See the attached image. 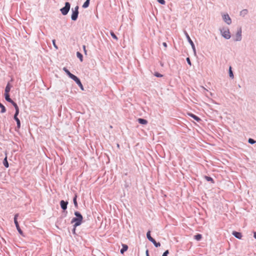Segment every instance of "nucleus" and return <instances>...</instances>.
Instances as JSON below:
<instances>
[{
	"mask_svg": "<svg viewBox=\"0 0 256 256\" xmlns=\"http://www.w3.org/2000/svg\"><path fill=\"white\" fill-rule=\"evenodd\" d=\"M74 214L75 217L72 218L71 223H74L73 226L77 227L82 224L83 220V216L80 212L78 211L74 212Z\"/></svg>",
	"mask_w": 256,
	"mask_h": 256,
	"instance_id": "obj_1",
	"label": "nucleus"
},
{
	"mask_svg": "<svg viewBox=\"0 0 256 256\" xmlns=\"http://www.w3.org/2000/svg\"><path fill=\"white\" fill-rule=\"evenodd\" d=\"M78 8V6H76L74 8H72V14L71 16V19L73 21H76L78 19L79 14Z\"/></svg>",
	"mask_w": 256,
	"mask_h": 256,
	"instance_id": "obj_2",
	"label": "nucleus"
},
{
	"mask_svg": "<svg viewBox=\"0 0 256 256\" xmlns=\"http://www.w3.org/2000/svg\"><path fill=\"white\" fill-rule=\"evenodd\" d=\"M70 4L69 2H66L64 6L60 9V11L62 15H66L70 11Z\"/></svg>",
	"mask_w": 256,
	"mask_h": 256,
	"instance_id": "obj_3",
	"label": "nucleus"
},
{
	"mask_svg": "<svg viewBox=\"0 0 256 256\" xmlns=\"http://www.w3.org/2000/svg\"><path fill=\"white\" fill-rule=\"evenodd\" d=\"M146 238L150 242H152L156 248L160 246V244L159 242H156V240L151 236L150 231L148 230L146 233Z\"/></svg>",
	"mask_w": 256,
	"mask_h": 256,
	"instance_id": "obj_4",
	"label": "nucleus"
},
{
	"mask_svg": "<svg viewBox=\"0 0 256 256\" xmlns=\"http://www.w3.org/2000/svg\"><path fill=\"white\" fill-rule=\"evenodd\" d=\"M222 36L226 39L228 40L230 38L231 36L230 34V30L228 28L220 30Z\"/></svg>",
	"mask_w": 256,
	"mask_h": 256,
	"instance_id": "obj_5",
	"label": "nucleus"
},
{
	"mask_svg": "<svg viewBox=\"0 0 256 256\" xmlns=\"http://www.w3.org/2000/svg\"><path fill=\"white\" fill-rule=\"evenodd\" d=\"M184 34L188 42L190 44L194 52V54H196V47H195L194 43L191 40L189 34H188V33L187 32L186 30H184Z\"/></svg>",
	"mask_w": 256,
	"mask_h": 256,
	"instance_id": "obj_6",
	"label": "nucleus"
},
{
	"mask_svg": "<svg viewBox=\"0 0 256 256\" xmlns=\"http://www.w3.org/2000/svg\"><path fill=\"white\" fill-rule=\"evenodd\" d=\"M18 214H16L15 215H14V223L16 225V230H18V233L24 236V233H23V232L22 230H21V228H20V226H19V224L18 223Z\"/></svg>",
	"mask_w": 256,
	"mask_h": 256,
	"instance_id": "obj_7",
	"label": "nucleus"
},
{
	"mask_svg": "<svg viewBox=\"0 0 256 256\" xmlns=\"http://www.w3.org/2000/svg\"><path fill=\"white\" fill-rule=\"evenodd\" d=\"M68 201H64V200H62L60 201V206L61 208L63 210L64 212H66V214L64 216H66V214L68 212L66 210L68 208Z\"/></svg>",
	"mask_w": 256,
	"mask_h": 256,
	"instance_id": "obj_8",
	"label": "nucleus"
},
{
	"mask_svg": "<svg viewBox=\"0 0 256 256\" xmlns=\"http://www.w3.org/2000/svg\"><path fill=\"white\" fill-rule=\"evenodd\" d=\"M242 39V28H238L236 34V38L234 40L236 42L240 41Z\"/></svg>",
	"mask_w": 256,
	"mask_h": 256,
	"instance_id": "obj_9",
	"label": "nucleus"
},
{
	"mask_svg": "<svg viewBox=\"0 0 256 256\" xmlns=\"http://www.w3.org/2000/svg\"><path fill=\"white\" fill-rule=\"evenodd\" d=\"M223 20L228 24H230L232 23L231 18H230L229 15L226 14H224L222 16Z\"/></svg>",
	"mask_w": 256,
	"mask_h": 256,
	"instance_id": "obj_10",
	"label": "nucleus"
},
{
	"mask_svg": "<svg viewBox=\"0 0 256 256\" xmlns=\"http://www.w3.org/2000/svg\"><path fill=\"white\" fill-rule=\"evenodd\" d=\"M232 235L234 236L236 238L240 240L242 238V233L240 232L234 231L232 233Z\"/></svg>",
	"mask_w": 256,
	"mask_h": 256,
	"instance_id": "obj_11",
	"label": "nucleus"
},
{
	"mask_svg": "<svg viewBox=\"0 0 256 256\" xmlns=\"http://www.w3.org/2000/svg\"><path fill=\"white\" fill-rule=\"evenodd\" d=\"M12 87V86L10 84V82H8L6 86V88H5L4 94H9Z\"/></svg>",
	"mask_w": 256,
	"mask_h": 256,
	"instance_id": "obj_12",
	"label": "nucleus"
},
{
	"mask_svg": "<svg viewBox=\"0 0 256 256\" xmlns=\"http://www.w3.org/2000/svg\"><path fill=\"white\" fill-rule=\"evenodd\" d=\"M188 116L193 118L195 120H196L198 122H200L201 120L200 118L192 113H189Z\"/></svg>",
	"mask_w": 256,
	"mask_h": 256,
	"instance_id": "obj_13",
	"label": "nucleus"
},
{
	"mask_svg": "<svg viewBox=\"0 0 256 256\" xmlns=\"http://www.w3.org/2000/svg\"><path fill=\"white\" fill-rule=\"evenodd\" d=\"M128 249V246L126 244H122V248L120 250L121 254H124V253L126 252Z\"/></svg>",
	"mask_w": 256,
	"mask_h": 256,
	"instance_id": "obj_14",
	"label": "nucleus"
},
{
	"mask_svg": "<svg viewBox=\"0 0 256 256\" xmlns=\"http://www.w3.org/2000/svg\"><path fill=\"white\" fill-rule=\"evenodd\" d=\"M77 197H78V195H77L76 194H74V198H73V202H74V207L76 208H78V202H77Z\"/></svg>",
	"mask_w": 256,
	"mask_h": 256,
	"instance_id": "obj_15",
	"label": "nucleus"
},
{
	"mask_svg": "<svg viewBox=\"0 0 256 256\" xmlns=\"http://www.w3.org/2000/svg\"><path fill=\"white\" fill-rule=\"evenodd\" d=\"M7 154L6 153V156L3 160V164L6 168H8L9 166V164L7 160Z\"/></svg>",
	"mask_w": 256,
	"mask_h": 256,
	"instance_id": "obj_16",
	"label": "nucleus"
},
{
	"mask_svg": "<svg viewBox=\"0 0 256 256\" xmlns=\"http://www.w3.org/2000/svg\"><path fill=\"white\" fill-rule=\"evenodd\" d=\"M138 121L139 124H148V121L146 119L142 118H139L138 120Z\"/></svg>",
	"mask_w": 256,
	"mask_h": 256,
	"instance_id": "obj_17",
	"label": "nucleus"
},
{
	"mask_svg": "<svg viewBox=\"0 0 256 256\" xmlns=\"http://www.w3.org/2000/svg\"><path fill=\"white\" fill-rule=\"evenodd\" d=\"M4 98H5V100L9 102H12L13 100H12L10 98V94H4Z\"/></svg>",
	"mask_w": 256,
	"mask_h": 256,
	"instance_id": "obj_18",
	"label": "nucleus"
},
{
	"mask_svg": "<svg viewBox=\"0 0 256 256\" xmlns=\"http://www.w3.org/2000/svg\"><path fill=\"white\" fill-rule=\"evenodd\" d=\"M76 56L80 59L81 62L83 61V56L80 52H76Z\"/></svg>",
	"mask_w": 256,
	"mask_h": 256,
	"instance_id": "obj_19",
	"label": "nucleus"
},
{
	"mask_svg": "<svg viewBox=\"0 0 256 256\" xmlns=\"http://www.w3.org/2000/svg\"><path fill=\"white\" fill-rule=\"evenodd\" d=\"M248 13V10L246 9H244L240 12V16H244Z\"/></svg>",
	"mask_w": 256,
	"mask_h": 256,
	"instance_id": "obj_20",
	"label": "nucleus"
},
{
	"mask_svg": "<svg viewBox=\"0 0 256 256\" xmlns=\"http://www.w3.org/2000/svg\"><path fill=\"white\" fill-rule=\"evenodd\" d=\"M204 178L208 182H210L212 184L214 183V181L212 178L206 176H205Z\"/></svg>",
	"mask_w": 256,
	"mask_h": 256,
	"instance_id": "obj_21",
	"label": "nucleus"
},
{
	"mask_svg": "<svg viewBox=\"0 0 256 256\" xmlns=\"http://www.w3.org/2000/svg\"><path fill=\"white\" fill-rule=\"evenodd\" d=\"M16 122V128L19 129L20 128V121L18 118L14 119Z\"/></svg>",
	"mask_w": 256,
	"mask_h": 256,
	"instance_id": "obj_22",
	"label": "nucleus"
},
{
	"mask_svg": "<svg viewBox=\"0 0 256 256\" xmlns=\"http://www.w3.org/2000/svg\"><path fill=\"white\" fill-rule=\"evenodd\" d=\"M90 5V1L86 0V1L82 5V8H86L88 7Z\"/></svg>",
	"mask_w": 256,
	"mask_h": 256,
	"instance_id": "obj_23",
	"label": "nucleus"
},
{
	"mask_svg": "<svg viewBox=\"0 0 256 256\" xmlns=\"http://www.w3.org/2000/svg\"><path fill=\"white\" fill-rule=\"evenodd\" d=\"M76 84L79 86L81 90H84V86L80 82V80L78 82H76Z\"/></svg>",
	"mask_w": 256,
	"mask_h": 256,
	"instance_id": "obj_24",
	"label": "nucleus"
},
{
	"mask_svg": "<svg viewBox=\"0 0 256 256\" xmlns=\"http://www.w3.org/2000/svg\"><path fill=\"white\" fill-rule=\"evenodd\" d=\"M228 72H229V76H230V78H234V76L232 71V70L231 66H230V68H229Z\"/></svg>",
	"mask_w": 256,
	"mask_h": 256,
	"instance_id": "obj_25",
	"label": "nucleus"
},
{
	"mask_svg": "<svg viewBox=\"0 0 256 256\" xmlns=\"http://www.w3.org/2000/svg\"><path fill=\"white\" fill-rule=\"evenodd\" d=\"M202 238V236L200 234H197L194 236V238L197 240H200Z\"/></svg>",
	"mask_w": 256,
	"mask_h": 256,
	"instance_id": "obj_26",
	"label": "nucleus"
},
{
	"mask_svg": "<svg viewBox=\"0 0 256 256\" xmlns=\"http://www.w3.org/2000/svg\"><path fill=\"white\" fill-rule=\"evenodd\" d=\"M63 70L66 73V74L68 76H70V75L72 74V73L68 70V69H67L66 68V67H64L63 68Z\"/></svg>",
	"mask_w": 256,
	"mask_h": 256,
	"instance_id": "obj_27",
	"label": "nucleus"
},
{
	"mask_svg": "<svg viewBox=\"0 0 256 256\" xmlns=\"http://www.w3.org/2000/svg\"><path fill=\"white\" fill-rule=\"evenodd\" d=\"M248 142L251 144H254L256 143V140L252 138H249L248 140Z\"/></svg>",
	"mask_w": 256,
	"mask_h": 256,
	"instance_id": "obj_28",
	"label": "nucleus"
},
{
	"mask_svg": "<svg viewBox=\"0 0 256 256\" xmlns=\"http://www.w3.org/2000/svg\"><path fill=\"white\" fill-rule=\"evenodd\" d=\"M10 103L14 106L15 110L19 109L18 104L14 100Z\"/></svg>",
	"mask_w": 256,
	"mask_h": 256,
	"instance_id": "obj_29",
	"label": "nucleus"
},
{
	"mask_svg": "<svg viewBox=\"0 0 256 256\" xmlns=\"http://www.w3.org/2000/svg\"><path fill=\"white\" fill-rule=\"evenodd\" d=\"M110 35L112 37V38H114V39L117 40L118 39V37L116 36L114 34V33L111 31L110 32Z\"/></svg>",
	"mask_w": 256,
	"mask_h": 256,
	"instance_id": "obj_30",
	"label": "nucleus"
},
{
	"mask_svg": "<svg viewBox=\"0 0 256 256\" xmlns=\"http://www.w3.org/2000/svg\"><path fill=\"white\" fill-rule=\"evenodd\" d=\"M154 76L158 78H161L163 76L162 74L158 72H155L154 74Z\"/></svg>",
	"mask_w": 256,
	"mask_h": 256,
	"instance_id": "obj_31",
	"label": "nucleus"
},
{
	"mask_svg": "<svg viewBox=\"0 0 256 256\" xmlns=\"http://www.w3.org/2000/svg\"><path fill=\"white\" fill-rule=\"evenodd\" d=\"M18 114H19V109L18 110H16V112H15V114H14V119L18 118Z\"/></svg>",
	"mask_w": 256,
	"mask_h": 256,
	"instance_id": "obj_32",
	"label": "nucleus"
},
{
	"mask_svg": "<svg viewBox=\"0 0 256 256\" xmlns=\"http://www.w3.org/2000/svg\"><path fill=\"white\" fill-rule=\"evenodd\" d=\"M158 2L161 4H165V0H157Z\"/></svg>",
	"mask_w": 256,
	"mask_h": 256,
	"instance_id": "obj_33",
	"label": "nucleus"
},
{
	"mask_svg": "<svg viewBox=\"0 0 256 256\" xmlns=\"http://www.w3.org/2000/svg\"><path fill=\"white\" fill-rule=\"evenodd\" d=\"M169 254L168 250H166L162 254V256H168V254Z\"/></svg>",
	"mask_w": 256,
	"mask_h": 256,
	"instance_id": "obj_34",
	"label": "nucleus"
},
{
	"mask_svg": "<svg viewBox=\"0 0 256 256\" xmlns=\"http://www.w3.org/2000/svg\"><path fill=\"white\" fill-rule=\"evenodd\" d=\"M186 62H188V64L190 65V66H191L192 65V63H191V62H190V58H186Z\"/></svg>",
	"mask_w": 256,
	"mask_h": 256,
	"instance_id": "obj_35",
	"label": "nucleus"
},
{
	"mask_svg": "<svg viewBox=\"0 0 256 256\" xmlns=\"http://www.w3.org/2000/svg\"><path fill=\"white\" fill-rule=\"evenodd\" d=\"M76 76L72 74L70 75L69 78H70L71 79L74 80Z\"/></svg>",
	"mask_w": 256,
	"mask_h": 256,
	"instance_id": "obj_36",
	"label": "nucleus"
},
{
	"mask_svg": "<svg viewBox=\"0 0 256 256\" xmlns=\"http://www.w3.org/2000/svg\"><path fill=\"white\" fill-rule=\"evenodd\" d=\"M82 48H83V49H84V52L85 54H87V53H86V52H87V51H86V46H85L84 45V46H82Z\"/></svg>",
	"mask_w": 256,
	"mask_h": 256,
	"instance_id": "obj_37",
	"label": "nucleus"
},
{
	"mask_svg": "<svg viewBox=\"0 0 256 256\" xmlns=\"http://www.w3.org/2000/svg\"><path fill=\"white\" fill-rule=\"evenodd\" d=\"M52 44H53L54 46V48H58V46L56 44V40H52Z\"/></svg>",
	"mask_w": 256,
	"mask_h": 256,
	"instance_id": "obj_38",
	"label": "nucleus"
},
{
	"mask_svg": "<svg viewBox=\"0 0 256 256\" xmlns=\"http://www.w3.org/2000/svg\"><path fill=\"white\" fill-rule=\"evenodd\" d=\"M80 80V79L78 77L76 76V78H75L73 80H74V81L76 82H76H78Z\"/></svg>",
	"mask_w": 256,
	"mask_h": 256,
	"instance_id": "obj_39",
	"label": "nucleus"
},
{
	"mask_svg": "<svg viewBox=\"0 0 256 256\" xmlns=\"http://www.w3.org/2000/svg\"><path fill=\"white\" fill-rule=\"evenodd\" d=\"M76 227L73 226V228H72V233H73L74 234H76Z\"/></svg>",
	"mask_w": 256,
	"mask_h": 256,
	"instance_id": "obj_40",
	"label": "nucleus"
},
{
	"mask_svg": "<svg viewBox=\"0 0 256 256\" xmlns=\"http://www.w3.org/2000/svg\"><path fill=\"white\" fill-rule=\"evenodd\" d=\"M162 45L164 46L165 48H166L167 47V44L166 42H164L162 43Z\"/></svg>",
	"mask_w": 256,
	"mask_h": 256,
	"instance_id": "obj_41",
	"label": "nucleus"
},
{
	"mask_svg": "<svg viewBox=\"0 0 256 256\" xmlns=\"http://www.w3.org/2000/svg\"><path fill=\"white\" fill-rule=\"evenodd\" d=\"M146 256H150L149 254H148V250H146Z\"/></svg>",
	"mask_w": 256,
	"mask_h": 256,
	"instance_id": "obj_42",
	"label": "nucleus"
},
{
	"mask_svg": "<svg viewBox=\"0 0 256 256\" xmlns=\"http://www.w3.org/2000/svg\"><path fill=\"white\" fill-rule=\"evenodd\" d=\"M254 238L256 239V232H254Z\"/></svg>",
	"mask_w": 256,
	"mask_h": 256,
	"instance_id": "obj_43",
	"label": "nucleus"
}]
</instances>
